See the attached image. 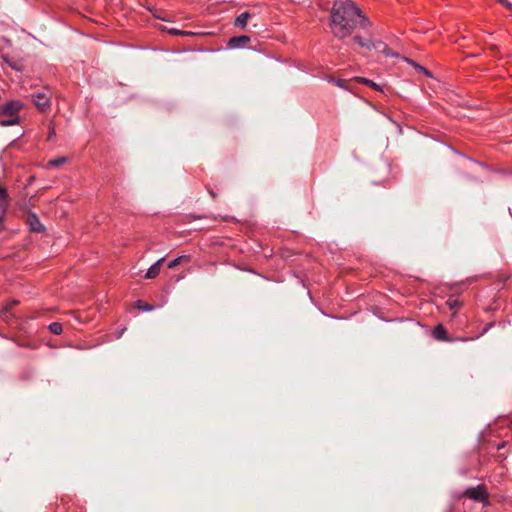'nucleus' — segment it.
Here are the masks:
<instances>
[{
	"instance_id": "20",
	"label": "nucleus",
	"mask_w": 512,
	"mask_h": 512,
	"mask_svg": "<svg viewBox=\"0 0 512 512\" xmlns=\"http://www.w3.org/2000/svg\"><path fill=\"white\" fill-rule=\"evenodd\" d=\"M49 329L55 335H59L62 333V326L60 323L57 322L50 324Z\"/></svg>"
},
{
	"instance_id": "7",
	"label": "nucleus",
	"mask_w": 512,
	"mask_h": 512,
	"mask_svg": "<svg viewBox=\"0 0 512 512\" xmlns=\"http://www.w3.org/2000/svg\"><path fill=\"white\" fill-rule=\"evenodd\" d=\"M164 261V258H160L157 260L150 268L147 270L144 278L145 279H154L160 273L161 263Z\"/></svg>"
},
{
	"instance_id": "26",
	"label": "nucleus",
	"mask_w": 512,
	"mask_h": 512,
	"mask_svg": "<svg viewBox=\"0 0 512 512\" xmlns=\"http://www.w3.org/2000/svg\"><path fill=\"white\" fill-rule=\"evenodd\" d=\"M4 216L0 215V231L3 229Z\"/></svg>"
},
{
	"instance_id": "5",
	"label": "nucleus",
	"mask_w": 512,
	"mask_h": 512,
	"mask_svg": "<svg viewBox=\"0 0 512 512\" xmlns=\"http://www.w3.org/2000/svg\"><path fill=\"white\" fill-rule=\"evenodd\" d=\"M26 223L29 226L30 230L33 232L39 233V232H43L45 229L43 224L40 222V219L38 218V216L33 212L28 213Z\"/></svg>"
},
{
	"instance_id": "2",
	"label": "nucleus",
	"mask_w": 512,
	"mask_h": 512,
	"mask_svg": "<svg viewBox=\"0 0 512 512\" xmlns=\"http://www.w3.org/2000/svg\"><path fill=\"white\" fill-rule=\"evenodd\" d=\"M23 104L18 100H12L4 104L0 108V115L6 116L7 119L0 120V126H13L19 123L18 113L22 109Z\"/></svg>"
},
{
	"instance_id": "16",
	"label": "nucleus",
	"mask_w": 512,
	"mask_h": 512,
	"mask_svg": "<svg viewBox=\"0 0 512 512\" xmlns=\"http://www.w3.org/2000/svg\"><path fill=\"white\" fill-rule=\"evenodd\" d=\"M136 307L144 312H149V311H152L154 309V307L148 303H145L143 301H137L136 303Z\"/></svg>"
},
{
	"instance_id": "19",
	"label": "nucleus",
	"mask_w": 512,
	"mask_h": 512,
	"mask_svg": "<svg viewBox=\"0 0 512 512\" xmlns=\"http://www.w3.org/2000/svg\"><path fill=\"white\" fill-rule=\"evenodd\" d=\"M66 161H67L66 157H57V158L49 160L48 164L51 166H54V167H58L64 163H66Z\"/></svg>"
},
{
	"instance_id": "12",
	"label": "nucleus",
	"mask_w": 512,
	"mask_h": 512,
	"mask_svg": "<svg viewBox=\"0 0 512 512\" xmlns=\"http://www.w3.org/2000/svg\"><path fill=\"white\" fill-rule=\"evenodd\" d=\"M377 48H381V52L387 57H398L397 53H394L385 43L382 41L375 42Z\"/></svg>"
},
{
	"instance_id": "25",
	"label": "nucleus",
	"mask_w": 512,
	"mask_h": 512,
	"mask_svg": "<svg viewBox=\"0 0 512 512\" xmlns=\"http://www.w3.org/2000/svg\"><path fill=\"white\" fill-rule=\"evenodd\" d=\"M169 32L172 33V34H180V35L187 34L186 32H181V31H178V30H175V29H171Z\"/></svg>"
},
{
	"instance_id": "9",
	"label": "nucleus",
	"mask_w": 512,
	"mask_h": 512,
	"mask_svg": "<svg viewBox=\"0 0 512 512\" xmlns=\"http://www.w3.org/2000/svg\"><path fill=\"white\" fill-rule=\"evenodd\" d=\"M250 17L251 15L249 12H243L235 19L234 25L236 27L244 29L247 26V22Z\"/></svg>"
},
{
	"instance_id": "22",
	"label": "nucleus",
	"mask_w": 512,
	"mask_h": 512,
	"mask_svg": "<svg viewBox=\"0 0 512 512\" xmlns=\"http://www.w3.org/2000/svg\"><path fill=\"white\" fill-rule=\"evenodd\" d=\"M249 40L250 39L247 36H240V37H237V38H232L231 42H244V43H246V42H249Z\"/></svg>"
},
{
	"instance_id": "24",
	"label": "nucleus",
	"mask_w": 512,
	"mask_h": 512,
	"mask_svg": "<svg viewBox=\"0 0 512 512\" xmlns=\"http://www.w3.org/2000/svg\"><path fill=\"white\" fill-rule=\"evenodd\" d=\"M53 136H55V129L53 127H50L49 133H48V139H52Z\"/></svg>"
},
{
	"instance_id": "10",
	"label": "nucleus",
	"mask_w": 512,
	"mask_h": 512,
	"mask_svg": "<svg viewBox=\"0 0 512 512\" xmlns=\"http://www.w3.org/2000/svg\"><path fill=\"white\" fill-rule=\"evenodd\" d=\"M432 334H433L434 338L437 340H441V341L448 340L446 330L444 329V327L441 324L437 325L433 329Z\"/></svg>"
},
{
	"instance_id": "1",
	"label": "nucleus",
	"mask_w": 512,
	"mask_h": 512,
	"mask_svg": "<svg viewBox=\"0 0 512 512\" xmlns=\"http://www.w3.org/2000/svg\"><path fill=\"white\" fill-rule=\"evenodd\" d=\"M360 9L351 0H336L331 11V29L335 37L344 39L356 27V17Z\"/></svg>"
},
{
	"instance_id": "8",
	"label": "nucleus",
	"mask_w": 512,
	"mask_h": 512,
	"mask_svg": "<svg viewBox=\"0 0 512 512\" xmlns=\"http://www.w3.org/2000/svg\"><path fill=\"white\" fill-rule=\"evenodd\" d=\"M354 41L361 47L367 48L369 50L371 49H377V44L373 42L371 39H365L361 36H355Z\"/></svg>"
},
{
	"instance_id": "17",
	"label": "nucleus",
	"mask_w": 512,
	"mask_h": 512,
	"mask_svg": "<svg viewBox=\"0 0 512 512\" xmlns=\"http://www.w3.org/2000/svg\"><path fill=\"white\" fill-rule=\"evenodd\" d=\"M446 304L451 310H456L461 306V302L456 298H449Z\"/></svg>"
},
{
	"instance_id": "11",
	"label": "nucleus",
	"mask_w": 512,
	"mask_h": 512,
	"mask_svg": "<svg viewBox=\"0 0 512 512\" xmlns=\"http://www.w3.org/2000/svg\"><path fill=\"white\" fill-rule=\"evenodd\" d=\"M18 304V301L16 300H13L9 303H7L1 310L0 312V317H2L4 320H8L9 317L11 316L10 314V310L12 309V307H14L15 305Z\"/></svg>"
},
{
	"instance_id": "4",
	"label": "nucleus",
	"mask_w": 512,
	"mask_h": 512,
	"mask_svg": "<svg viewBox=\"0 0 512 512\" xmlns=\"http://www.w3.org/2000/svg\"><path fill=\"white\" fill-rule=\"evenodd\" d=\"M470 499L482 502L487 499V492L484 486L470 487L464 493Z\"/></svg>"
},
{
	"instance_id": "14",
	"label": "nucleus",
	"mask_w": 512,
	"mask_h": 512,
	"mask_svg": "<svg viewBox=\"0 0 512 512\" xmlns=\"http://www.w3.org/2000/svg\"><path fill=\"white\" fill-rule=\"evenodd\" d=\"M356 80L360 83H363L365 85H368L369 87L375 89V90H380V86L378 84H376L375 82L367 79V78H363V77H357Z\"/></svg>"
},
{
	"instance_id": "21",
	"label": "nucleus",
	"mask_w": 512,
	"mask_h": 512,
	"mask_svg": "<svg viewBox=\"0 0 512 512\" xmlns=\"http://www.w3.org/2000/svg\"><path fill=\"white\" fill-rule=\"evenodd\" d=\"M185 256L177 257L168 263V268L172 269L176 267Z\"/></svg>"
},
{
	"instance_id": "18",
	"label": "nucleus",
	"mask_w": 512,
	"mask_h": 512,
	"mask_svg": "<svg viewBox=\"0 0 512 512\" xmlns=\"http://www.w3.org/2000/svg\"><path fill=\"white\" fill-rule=\"evenodd\" d=\"M329 82L334 83L339 88L348 89V85H347V81L346 80L329 78Z\"/></svg>"
},
{
	"instance_id": "6",
	"label": "nucleus",
	"mask_w": 512,
	"mask_h": 512,
	"mask_svg": "<svg viewBox=\"0 0 512 512\" xmlns=\"http://www.w3.org/2000/svg\"><path fill=\"white\" fill-rule=\"evenodd\" d=\"M10 204V196L7 189L0 184V214L4 216Z\"/></svg>"
},
{
	"instance_id": "15",
	"label": "nucleus",
	"mask_w": 512,
	"mask_h": 512,
	"mask_svg": "<svg viewBox=\"0 0 512 512\" xmlns=\"http://www.w3.org/2000/svg\"><path fill=\"white\" fill-rule=\"evenodd\" d=\"M356 18H359V22H358V24H359V26H360L361 28H363V29H366V28H368V27L371 25L370 20H369L367 17H365V16L362 14V12H361V11H360V16H357Z\"/></svg>"
},
{
	"instance_id": "3",
	"label": "nucleus",
	"mask_w": 512,
	"mask_h": 512,
	"mask_svg": "<svg viewBox=\"0 0 512 512\" xmlns=\"http://www.w3.org/2000/svg\"><path fill=\"white\" fill-rule=\"evenodd\" d=\"M36 107L44 112L50 107V93L49 91L38 92L31 96Z\"/></svg>"
},
{
	"instance_id": "23",
	"label": "nucleus",
	"mask_w": 512,
	"mask_h": 512,
	"mask_svg": "<svg viewBox=\"0 0 512 512\" xmlns=\"http://www.w3.org/2000/svg\"><path fill=\"white\" fill-rule=\"evenodd\" d=\"M498 2L508 10L512 11V3L509 2L508 0H498Z\"/></svg>"
},
{
	"instance_id": "13",
	"label": "nucleus",
	"mask_w": 512,
	"mask_h": 512,
	"mask_svg": "<svg viewBox=\"0 0 512 512\" xmlns=\"http://www.w3.org/2000/svg\"><path fill=\"white\" fill-rule=\"evenodd\" d=\"M404 60L407 63H409L410 65H412L413 67H415L416 70L423 72L428 77H432L431 72L428 69H426L425 67L417 64L416 62H414L413 60H410L408 58H404Z\"/></svg>"
}]
</instances>
